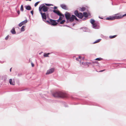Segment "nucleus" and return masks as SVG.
I'll return each instance as SVG.
<instances>
[{
	"mask_svg": "<svg viewBox=\"0 0 126 126\" xmlns=\"http://www.w3.org/2000/svg\"><path fill=\"white\" fill-rule=\"evenodd\" d=\"M95 20L94 19H91L90 20V22L92 24V28L94 29H99L100 28V25L95 24L94 22Z\"/></svg>",
	"mask_w": 126,
	"mask_h": 126,
	"instance_id": "obj_4",
	"label": "nucleus"
},
{
	"mask_svg": "<svg viewBox=\"0 0 126 126\" xmlns=\"http://www.w3.org/2000/svg\"><path fill=\"white\" fill-rule=\"evenodd\" d=\"M105 70L104 69L103 70H100V71H99V72H103Z\"/></svg>",
	"mask_w": 126,
	"mask_h": 126,
	"instance_id": "obj_44",
	"label": "nucleus"
},
{
	"mask_svg": "<svg viewBox=\"0 0 126 126\" xmlns=\"http://www.w3.org/2000/svg\"><path fill=\"white\" fill-rule=\"evenodd\" d=\"M63 26H66V27H69V26H68V25H63Z\"/></svg>",
	"mask_w": 126,
	"mask_h": 126,
	"instance_id": "obj_41",
	"label": "nucleus"
},
{
	"mask_svg": "<svg viewBox=\"0 0 126 126\" xmlns=\"http://www.w3.org/2000/svg\"><path fill=\"white\" fill-rule=\"evenodd\" d=\"M78 59H79V58H76V60L77 61H79Z\"/></svg>",
	"mask_w": 126,
	"mask_h": 126,
	"instance_id": "obj_47",
	"label": "nucleus"
},
{
	"mask_svg": "<svg viewBox=\"0 0 126 126\" xmlns=\"http://www.w3.org/2000/svg\"><path fill=\"white\" fill-rule=\"evenodd\" d=\"M70 22H72L74 20V15H72V16L70 17V18H69Z\"/></svg>",
	"mask_w": 126,
	"mask_h": 126,
	"instance_id": "obj_14",
	"label": "nucleus"
},
{
	"mask_svg": "<svg viewBox=\"0 0 126 126\" xmlns=\"http://www.w3.org/2000/svg\"><path fill=\"white\" fill-rule=\"evenodd\" d=\"M25 27V26H22L20 29L21 32H23L25 30L24 28Z\"/></svg>",
	"mask_w": 126,
	"mask_h": 126,
	"instance_id": "obj_20",
	"label": "nucleus"
},
{
	"mask_svg": "<svg viewBox=\"0 0 126 126\" xmlns=\"http://www.w3.org/2000/svg\"><path fill=\"white\" fill-rule=\"evenodd\" d=\"M81 21V20H79V22H80Z\"/></svg>",
	"mask_w": 126,
	"mask_h": 126,
	"instance_id": "obj_53",
	"label": "nucleus"
},
{
	"mask_svg": "<svg viewBox=\"0 0 126 126\" xmlns=\"http://www.w3.org/2000/svg\"><path fill=\"white\" fill-rule=\"evenodd\" d=\"M52 8H53L52 7H51Z\"/></svg>",
	"mask_w": 126,
	"mask_h": 126,
	"instance_id": "obj_55",
	"label": "nucleus"
},
{
	"mask_svg": "<svg viewBox=\"0 0 126 126\" xmlns=\"http://www.w3.org/2000/svg\"><path fill=\"white\" fill-rule=\"evenodd\" d=\"M9 82L10 84L13 85H15V82L14 81L12 82V79H10L9 80Z\"/></svg>",
	"mask_w": 126,
	"mask_h": 126,
	"instance_id": "obj_18",
	"label": "nucleus"
},
{
	"mask_svg": "<svg viewBox=\"0 0 126 126\" xmlns=\"http://www.w3.org/2000/svg\"><path fill=\"white\" fill-rule=\"evenodd\" d=\"M9 35L7 36L5 38V39L6 40H7L8 38Z\"/></svg>",
	"mask_w": 126,
	"mask_h": 126,
	"instance_id": "obj_36",
	"label": "nucleus"
},
{
	"mask_svg": "<svg viewBox=\"0 0 126 126\" xmlns=\"http://www.w3.org/2000/svg\"><path fill=\"white\" fill-rule=\"evenodd\" d=\"M81 9V11H84L85 9V8L84 7H82V8H80Z\"/></svg>",
	"mask_w": 126,
	"mask_h": 126,
	"instance_id": "obj_27",
	"label": "nucleus"
},
{
	"mask_svg": "<svg viewBox=\"0 0 126 126\" xmlns=\"http://www.w3.org/2000/svg\"><path fill=\"white\" fill-rule=\"evenodd\" d=\"M60 20H61L60 19H58V20H56V21H57V22H59Z\"/></svg>",
	"mask_w": 126,
	"mask_h": 126,
	"instance_id": "obj_37",
	"label": "nucleus"
},
{
	"mask_svg": "<svg viewBox=\"0 0 126 126\" xmlns=\"http://www.w3.org/2000/svg\"><path fill=\"white\" fill-rule=\"evenodd\" d=\"M126 16V13L122 16V17H123L124 16Z\"/></svg>",
	"mask_w": 126,
	"mask_h": 126,
	"instance_id": "obj_40",
	"label": "nucleus"
},
{
	"mask_svg": "<svg viewBox=\"0 0 126 126\" xmlns=\"http://www.w3.org/2000/svg\"><path fill=\"white\" fill-rule=\"evenodd\" d=\"M53 95L54 97H57L64 98L67 96L66 94L61 92L55 93L53 94Z\"/></svg>",
	"mask_w": 126,
	"mask_h": 126,
	"instance_id": "obj_1",
	"label": "nucleus"
},
{
	"mask_svg": "<svg viewBox=\"0 0 126 126\" xmlns=\"http://www.w3.org/2000/svg\"><path fill=\"white\" fill-rule=\"evenodd\" d=\"M40 13L41 15L43 20L46 23L47 20H46L47 16L46 13H43L42 12H40Z\"/></svg>",
	"mask_w": 126,
	"mask_h": 126,
	"instance_id": "obj_6",
	"label": "nucleus"
},
{
	"mask_svg": "<svg viewBox=\"0 0 126 126\" xmlns=\"http://www.w3.org/2000/svg\"><path fill=\"white\" fill-rule=\"evenodd\" d=\"M32 67H33L34 66V64L32 63Z\"/></svg>",
	"mask_w": 126,
	"mask_h": 126,
	"instance_id": "obj_45",
	"label": "nucleus"
},
{
	"mask_svg": "<svg viewBox=\"0 0 126 126\" xmlns=\"http://www.w3.org/2000/svg\"><path fill=\"white\" fill-rule=\"evenodd\" d=\"M75 24V23H74L73 24V26H74Z\"/></svg>",
	"mask_w": 126,
	"mask_h": 126,
	"instance_id": "obj_51",
	"label": "nucleus"
},
{
	"mask_svg": "<svg viewBox=\"0 0 126 126\" xmlns=\"http://www.w3.org/2000/svg\"><path fill=\"white\" fill-rule=\"evenodd\" d=\"M81 56H79V58H78L79 59H80L81 58Z\"/></svg>",
	"mask_w": 126,
	"mask_h": 126,
	"instance_id": "obj_46",
	"label": "nucleus"
},
{
	"mask_svg": "<svg viewBox=\"0 0 126 126\" xmlns=\"http://www.w3.org/2000/svg\"><path fill=\"white\" fill-rule=\"evenodd\" d=\"M99 17L100 18V19H103V18H102V17H100V16H99Z\"/></svg>",
	"mask_w": 126,
	"mask_h": 126,
	"instance_id": "obj_48",
	"label": "nucleus"
},
{
	"mask_svg": "<svg viewBox=\"0 0 126 126\" xmlns=\"http://www.w3.org/2000/svg\"><path fill=\"white\" fill-rule=\"evenodd\" d=\"M117 36V35H115L113 36H110L109 38L110 39H112L115 38Z\"/></svg>",
	"mask_w": 126,
	"mask_h": 126,
	"instance_id": "obj_21",
	"label": "nucleus"
},
{
	"mask_svg": "<svg viewBox=\"0 0 126 126\" xmlns=\"http://www.w3.org/2000/svg\"><path fill=\"white\" fill-rule=\"evenodd\" d=\"M67 21H66V23H69V22H70L69 21V19H66Z\"/></svg>",
	"mask_w": 126,
	"mask_h": 126,
	"instance_id": "obj_35",
	"label": "nucleus"
},
{
	"mask_svg": "<svg viewBox=\"0 0 126 126\" xmlns=\"http://www.w3.org/2000/svg\"><path fill=\"white\" fill-rule=\"evenodd\" d=\"M12 68H11L10 69V71L11 72V71Z\"/></svg>",
	"mask_w": 126,
	"mask_h": 126,
	"instance_id": "obj_49",
	"label": "nucleus"
},
{
	"mask_svg": "<svg viewBox=\"0 0 126 126\" xmlns=\"http://www.w3.org/2000/svg\"><path fill=\"white\" fill-rule=\"evenodd\" d=\"M28 0L31 1V0H26V1H28Z\"/></svg>",
	"mask_w": 126,
	"mask_h": 126,
	"instance_id": "obj_50",
	"label": "nucleus"
},
{
	"mask_svg": "<svg viewBox=\"0 0 126 126\" xmlns=\"http://www.w3.org/2000/svg\"><path fill=\"white\" fill-rule=\"evenodd\" d=\"M94 23L96 24H97L98 25H100L99 22L98 21H96V22L95 21V22H94Z\"/></svg>",
	"mask_w": 126,
	"mask_h": 126,
	"instance_id": "obj_30",
	"label": "nucleus"
},
{
	"mask_svg": "<svg viewBox=\"0 0 126 126\" xmlns=\"http://www.w3.org/2000/svg\"><path fill=\"white\" fill-rule=\"evenodd\" d=\"M58 15L59 16V19H60L61 20H62L63 19V17H64V15L61 12H60V13L59 14V15Z\"/></svg>",
	"mask_w": 126,
	"mask_h": 126,
	"instance_id": "obj_15",
	"label": "nucleus"
},
{
	"mask_svg": "<svg viewBox=\"0 0 126 126\" xmlns=\"http://www.w3.org/2000/svg\"><path fill=\"white\" fill-rule=\"evenodd\" d=\"M27 20H26L21 22L18 24V26L20 27L22 26L25 23H27Z\"/></svg>",
	"mask_w": 126,
	"mask_h": 126,
	"instance_id": "obj_11",
	"label": "nucleus"
},
{
	"mask_svg": "<svg viewBox=\"0 0 126 126\" xmlns=\"http://www.w3.org/2000/svg\"><path fill=\"white\" fill-rule=\"evenodd\" d=\"M49 53H45L44 55V56L45 57H48V55L49 54Z\"/></svg>",
	"mask_w": 126,
	"mask_h": 126,
	"instance_id": "obj_22",
	"label": "nucleus"
},
{
	"mask_svg": "<svg viewBox=\"0 0 126 126\" xmlns=\"http://www.w3.org/2000/svg\"><path fill=\"white\" fill-rule=\"evenodd\" d=\"M33 10H32V11H31V13L32 14V15H33Z\"/></svg>",
	"mask_w": 126,
	"mask_h": 126,
	"instance_id": "obj_34",
	"label": "nucleus"
},
{
	"mask_svg": "<svg viewBox=\"0 0 126 126\" xmlns=\"http://www.w3.org/2000/svg\"><path fill=\"white\" fill-rule=\"evenodd\" d=\"M65 16L66 19H69L71 16L70 14L67 12H65Z\"/></svg>",
	"mask_w": 126,
	"mask_h": 126,
	"instance_id": "obj_8",
	"label": "nucleus"
},
{
	"mask_svg": "<svg viewBox=\"0 0 126 126\" xmlns=\"http://www.w3.org/2000/svg\"><path fill=\"white\" fill-rule=\"evenodd\" d=\"M20 9V10L22 11H23V7L22 5L21 6Z\"/></svg>",
	"mask_w": 126,
	"mask_h": 126,
	"instance_id": "obj_24",
	"label": "nucleus"
},
{
	"mask_svg": "<svg viewBox=\"0 0 126 126\" xmlns=\"http://www.w3.org/2000/svg\"><path fill=\"white\" fill-rule=\"evenodd\" d=\"M61 7L63 9L67 10L68 9L67 6L64 4H62L60 5Z\"/></svg>",
	"mask_w": 126,
	"mask_h": 126,
	"instance_id": "obj_10",
	"label": "nucleus"
},
{
	"mask_svg": "<svg viewBox=\"0 0 126 126\" xmlns=\"http://www.w3.org/2000/svg\"><path fill=\"white\" fill-rule=\"evenodd\" d=\"M75 19L76 21H79V20L77 19L76 16L74 15V20Z\"/></svg>",
	"mask_w": 126,
	"mask_h": 126,
	"instance_id": "obj_29",
	"label": "nucleus"
},
{
	"mask_svg": "<svg viewBox=\"0 0 126 126\" xmlns=\"http://www.w3.org/2000/svg\"><path fill=\"white\" fill-rule=\"evenodd\" d=\"M18 30H19V31H20V29H19V28H18Z\"/></svg>",
	"mask_w": 126,
	"mask_h": 126,
	"instance_id": "obj_52",
	"label": "nucleus"
},
{
	"mask_svg": "<svg viewBox=\"0 0 126 126\" xmlns=\"http://www.w3.org/2000/svg\"><path fill=\"white\" fill-rule=\"evenodd\" d=\"M65 22V20L64 19L61 21L60 23V24H64Z\"/></svg>",
	"mask_w": 126,
	"mask_h": 126,
	"instance_id": "obj_23",
	"label": "nucleus"
},
{
	"mask_svg": "<svg viewBox=\"0 0 126 126\" xmlns=\"http://www.w3.org/2000/svg\"><path fill=\"white\" fill-rule=\"evenodd\" d=\"M74 14L76 16L79 18L82 19L83 18V14L82 13H79L77 10H75L74 12Z\"/></svg>",
	"mask_w": 126,
	"mask_h": 126,
	"instance_id": "obj_5",
	"label": "nucleus"
},
{
	"mask_svg": "<svg viewBox=\"0 0 126 126\" xmlns=\"http://www.w3.org/2000/svg\"><path fill=\"white\" fill-rule=\"evenodd\" d=\"M17 13L18 15H19L20 13V11L19 10H18L17 11Z\"/></svg>",
	"mask_w": 126,
	"mask_h": 126,
	"instance_id": "obj_38",
	"label": "nucleus"
},
{
	"mask_svg": "<svg viewBox=\"0 0 126 126\" xmlns=\"http://www.w3.org/2000/svg\"><path fill=\"white\" fill-rule=\"evenodd\" d=\"M86 19V18L85 17H84L82 19V20H85Z\"/></svg>",
	"mask_w": 126,
	"mask_h": 126,
	"instance_id": "obj_42",
	"label": "nucleus"
},
{
	"mask_svg": "<svg viewBox=\"0 0 126 126\" xmlns=\"http://www.w3.org/2000/svg\"><path fill=\"white\" fill-rule=\"evenodd\" d=\"M60 26H61V25H60Z\"/></svg>",
	"mask_w": 126,
	"mask_h": 126,
	"instance_id": "obj_54",
	"label": "nucleus"
},
{
	"mask_svg": "<svg viewBox=\"0 0 126 126\" xmlns=\"http://www.w3.org/2000/svg\"><path fill=\"white\" fill-rule=\"evenodd\" d=\"M80 29L82 30L83 32H88L89 31L88 29L86 27L81 28Z\"/></svg>",
	"mask_w": 126,
	"mask_h": 126,
	"instance_id": "obj_16",
	"label": "nucleus"
},
{
	"mask_svg": "<svg viewBox=\"0 0 126 126\" xmlns=\"http://www.w3.org/2000/svg\"><path fill=\"white\" fill-rule=\"evenodd\" d=\"M57 8V7L56 6H54V7L53 9H54V10H55Z\"/></svg>",
	"mask_w": 126,
	"mask_h": 126,
	"instance_id": "obj_39",
	"label": "nucleus"
},
{
	"mask_svg": "<svg viewBox=\"0 0 126 126\" xmlns=\"http://www.w3.org/2000/svg\"><path fill=\"white\" fill-rule=\"evenodd\" d=\"M47 6H50L51 5H52L51 4H50L45 3H44Z\"/></svg>",
	"mask_w": 126,
	"mask_h": 126,
	"instance_id": "obj_31",
	"label": "nucleus"
},
{
	"mask_svg": "<svg viewBox=\"0 0 126 126\" xmlns=\"http://www.w3.org/2000/svg\"><path fill=\"white\" fill-rule=\"evenodd\" d=\"M89 64V63L86 62L85 63H83V62H82V64L83 65H88V64Z\"/></svg>",
	"mask_w": 126,
	"mask_h": 126,
	"instance_id": "obj_25",
	"label": "nucleus"
},
{
	"mask_svg": "<svg viewBox=\"0 0 126 126\" xmlns=\"http://www.w3.org/2000/svg\"><path fill=\"white\" fill-rule=\"evenodd\" d=\"M114 16V20L115 19H119L123 18L122 16L120 15L119 14H116Z\"/></svg>",
	"mask_w": 126,
	"mask_h": 126,
	"instance_id": "obj_7",
	"label": "nucleus"
},
{
	"mask_svg": "<svg viewBox=\"0 0 126 126\" xmlns=\"http://www.w3.org/2000/svg\"><path fill=\"white\" fill-rule=\"evenodd\" d=\"M54 68H52L48 70L46 73V74H49L52 73L54 71Z\"/></svg>",
	"mask_w": 126,
	"mask_h": 126,
	"instance_id": "obj_9",
	"label": "nucleus"
},
{
	"mask_svg": "<svg viewBox=\"0 0 126 126\" xmlns=\"http://www.w3.org/2000/svg\"><path fill=\"white\" fill-rule=\"evenodd\" d=\"M40 2V1H38L35 3L34 4V6L35 7H36L38 5Z\"/></svg>",
	"mask_w": 126,
	"mask_h": 126,
	"instance_id": "obj_28",
	"label": "nucleus"
},
{
	"mask_svg": "<svg viewBox=\"0 0 126 126\" xmlns=\"http://www.w3.org/2000/svg\"><path fill=\"white\" fill-rule=\"evenodd\" d=\"M12 34H14L16 33V32H11Z\"/></svg>",
	"mask_w": 126,
	"mask_h": 126,
	"instance_id": "obj_43",
	"label": "nucleus"
},
{
	"mask_svg": "<svg viewBox=\"0 0 126 126\" xmlns=\"http://www.w3.org/2000/svg\"><path fill=\"white\" fill-rule=\"evenodd\" d=\"M100 39H98V40H97V41H95V42H94V43L95 44V43H98L100 41Z\"/></svg>",
	"mask_w": 126,
	"mask_h": 126,
	"instance_id": "obj_32",
	"label": "nucleus"
},
{
	"mask_svg": "<svg viewBox=\"0 0 126 126\" xmlns=\"http://www.w3.org/2000/svg\"><path fill=\"white\" fill-rule=\"evenodd\" d=\"M48 8L45 5V4H41L39 8V12H42V10L43 12H47L48 11Z\"/></svg>",
	"mask_w": 126,
	"mask_h": 126,
	"instance_id": "obj_3",
	"label": "nucleus"
},
{
	"mask_svg": "<svg viewBox=\"0 0 126 126\" xmlns=\"http://www.w3.org/2000/svg\"><path fill=\"white\" fill-rule=\"evenodd\" d=\"M25 7L26 10H31L32 9V8L31 6L29 5H25Z\"/></svg>",
	"mask_w": 126,
	"mask_h": 126,
	"instance_id": "obj_13",
	"label": "nucleus"
},
{
	"mask_svg": "<svg viewBox=\"0 0 126 126\" xmlns=\"http://www.w3.org/2000/svg\"><path fill=\"white\" fill-rule=\"evenodd\" d=\"M106 20H114V16H110L109 17H108L106 18Z\"/></svg>",
	"mask_w": 126,
	"mask_h": 126,
	"instance_id": "obj_12",
	"label": "nucleus"
},
{
	"mask_svg": "<svg viewBox=\"0 0 126 126\" xmlns=\"http://www.w3.org/2000/svg\"><path fill=\"white\" fill-rule=\"evenodd\" d=\"M10 32H16L15 28L14 27L10 31Z\"/></svg>",
	"mask_w": 126,
	"mask_h": 126,
	"instance_id": "obj_33",
	"label": "nucleus"
},
{
	"mask_svg": "<svg viewBox=\"0 0 126 126\" xmlns=\"http://www.w3.org/2000/svg\"><path fill=\"white\" fill-rule=\"evenodd\" d=\"M103 60V59L101 58H98L96 59L95 60H96L101 61Z\"/></svg>",
	"mask_w": 126,
	"mask_h": 126,
	"instance_id": "obj_26",
	"label": "nucleus"
},
{
	"mask_svg": "<svg viewBox=\"0 0 126 126\" xmlns=\"http://www.w3.org/2000/svg\"><path fill=\"white\" fill-rule=\"evenodd\" d=\"M47 18L48 19L46 21V23L48 24L51 25L52 26H55L57 24V22H56V20H53L49 18V15H47Z\"/></svg>",
	"mask_w": 126,
	"mask_h": 126,
	"instance_id": "obj_2",
	"label": "nucleus"
},
{
	"mask_svg": "<svg viewBox=\"0 0 126 126\" xmlns=\"http://www.w3.org/2000/svg\"><path fill=\"white\" fill-rule=\"evenodd\" d=\"M83 16L85 17H87L88 16V14L87 12H84L83 13Z\"/></svg>",
	"mask_w": 126,
	"mask_h": 126,
	"instance_id": "obj_19",
	"label": "nucleus"
},
{
	"mask_svg": "<svg viewBox=\"0 0 126 126\" xmlns=\"http://www.w3.org/2000/svg\"><path fill=\"white\" fill-rule=\"evenodd\" d=\"M53 11L54 13L56 14L57 15H59V14L61 12H60L58 10H54Z\"/></svg>",
	"mask_w": 126,
	"mask_h": 126,
	"instance_id": "obj_17",
	"label": "nucleus"
}]
</instances>
